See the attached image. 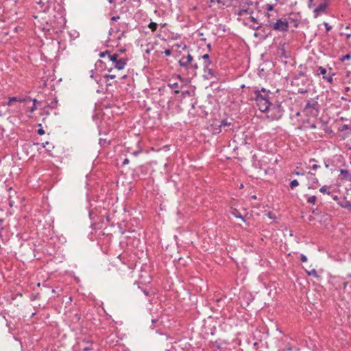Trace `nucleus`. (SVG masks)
Masks as SVG:
<instances>
[{
    "instance_id": "obj_1",
    "label": "nucleus",
    "mask_w": 351,
    "mask_h": 351,
    "mask_svg": "<svg viewBox=\"0 0 351 351\" xmlns=\"http://www.w3.org/2000/svg\"><path fill=\"white\" fill-rule=\"evenodd\" d=\"M269 93L270 91L266 90L264 88H263L261 90L255 88L254 91V99L256 101L258 109L261 112L266 110L267 106H269V104L271 103L269 98Z\"/></svg>"
},
{
    "instance_id": "obj_2",
    "label": "nucleus",
    "mask_w": 351,
    "mask_h": 351,
    "mask_svg": "<svg viewBox=\"0 0 351 351\" xmlns=\"http://www.w3.org/2000/svg\"><path fill=\"white\" fill-rule=\"evenodd\" d=\"M284 108L281 104L278 101L275 103H270L269 106H267L266 110L263 111L267 115V117L271 121L279 120L282 118L284 113Z\"/></svg>"
},
{
    "instance_id": "obj_3",
    "label": "nucleus",
    "mask_w": 351,
    "mask_h": 351,
    "mask_svg": "<svg viewBox=\"0 0 351 351\" xmlns=\"http://www.w3.org/2000/svg\"><path fill=\"white\" fill-rule=\"evenodd\" d=\"M265 16L267 17L266 26L276 31L287 32L289 29V23L286 20L278 19L276 22H273L270 19L271 14L267 12Z\"/></svg>"
},
{
    "instance_id": "obj_4",
    "label": "nucleus",
    "mask_w": 351,
    "mask_h": 351,
    "mask_svg": "<svg viewBox=\"0 0 351 351\" xmlns=\"http://www.w3.org/2000/svg\"><path fill=\"white\" fill-rule=\"evenodd\" d=\"M37 5L36 8L42 12H49L50 9L56 10L59 4L57 0H36Z\"/></svg>"
},
{
    "instance_id": "obj_5",
    "label": "nucleus",
    "mask_w": 351,
    "mask_h": 351,
    "mask_svg": "<svg viewBox=\"0 0 351 351\" xmlns=\"http://www.w3.org/2000/svg\"><path fill=\"white\" fill-rule=\"evenodd\" d=\"M109 59L112 62L114 68L118 70H122L125 68L128 59L125 58H119V55L117 53H109Z\"/></svg>"
},
{
    "instance_id": "obj_6",
    "label": "nucleus",
    "mask_w": 351,
    "mask_h": 351,
    "mask_svg": "<svg viewBox=\"0 0 351 351\" xmlns=\"http://www.w3.org/2000/svg\"><path fill=\"white\" fill-rule=\"evenodd\" d=\"M319 104L316 100H308L304 107V111L308 114L315 117L319 114Z\"/></svg>"
},
{
    "instance_id": "obj_7",
    "label": "nucleus",
    "mask_w": 351,
    "mask_h": 351,
    "mask_svg": "<svg viewBox=\"0 0 351 351\" xmlns=\"http://www.w3.org/2000/svg\"><path fill=\"white\" fill-rule=\"evenodd\" d=\"M232 125V123L230 121H228L227 119L222 120L219 122V125L215 124L214 125V130L213 132L215 134H219L221 132H227L228 130H230V127Z\"/></svg>"
},
{
    "instance_id": "obj_8",
    "label": "nucleus",
    "mask_w": 351,
    "mask_h": 351,
    "mask_svg": "<svg viewBox=\"0 0 351 351\" xmlns=\"http://www.w3.org/2000/svg\"><path fill=\"white\" fill-rule=\"evenodd\" d=\"M307 179L311 181V184L308 186V189H316L319 186L317 178L315 177V174L308 171L306 173Z\"/></svg>"
},
{
    "instance_id": "obj_9",
    "label": "nucleus",
    "mask_w": 351,
    "mask_h": 351,
    "mask_svg": "<svg viewBox=\"0 0 351 351\" xmlns=\"http://www.w3.org/2000/svg\"><path fill=\"white\" fill-rule=\"evenodd\" d=\"M328 3L327 2H323L319 4L317 7L314 9V16L317 17L322 13L326 12V8L328 7Z\"/></svg>"
},
{
    "instance_id": "obj_10",
    "label": "nucleus",
    "mask_w": 351,
    "mask_h": 351,
    "mask_svg": "<svg viewBox=\"0 0 351 351\" xmlns=\"http://www.w3.org/2000/svg\"><path fill=\"white\" fill-rule=\"evenodd\" d=\"M339 180L351 181V173L347 169H340V174L338 176Z\"/></svg>"
},
{
    "instance_id": "obj_11",
    "label": "nucleus",
    "mask_w": 351,
    "mask_h": 351,
    "mask_svg": "<svg viewBox=\"0 0 351 351\" xmlns=\"http://www.w3.org/2000/svg\"><path fill=\"white\" fill-rule=\"evenodd\" d=\"M204 71L206 74L207 79H210L211 77H215L214 71L210 68V66H207L206 65H204Z\"/></svg>"
},
{
    "instance_id": "obj_12",
    "label": "nucleus",
    "mask_w": 351,
    "mask_h": 351,
    "mask_svg": "<svg viewBox=\"0 0 351 351\" xmlns=\"http://www.w3.org/2000/svg\"><path fill=\"white\" fill-rule=\"evenodd\" d=\"M27 99L28 100H30L29 98L28 99H25V98H21V97H10L9 98V101L8 102V106H11L12 102H16V101H19V102H25L27 101Z\"/></svg>"
},
{
    "instance_id": "obj_13",
    "label": "nucleus",
    "mask_w": 351,
    "mask_h": 351,
    "mask_svg": "<svg viewBox=\"0 0 351 351\" xmlns=\"http://www.w3.org/2000/svg\"><path fill=\"white\" fill-rule=\"evenodd\" d=\"M167 85H168V86H169L170 88H171L172 90H174V93H175L176 94L179 93H180V91H179V90H178V89H179L180 88H182V86H180V85H179V84H178V82H173V83H171V82H169L168 83V84H167Z\"/></svg>"
},
{
    "instance_id": "obj_14",
    "label": "nucleus",
    "mask_w": 351,
    "mask_h": 351,
    "mask_svg": "<svg viewBox=\"0 0 351 351\" xmlns=\"http://www.w3.org/2000/svg\"><path fill=\"white\" fill-rule=\"evenodd\" d=\"M330 188V186L324 185L319 189V191L323 194L330 195L331 193Z\"/></svg>"
},
{
    "instance_id": "obj_15",
    "label": "nucleus",
    "mask_w": 351,
    "mask_h": 351,
    "mask_svg": "<svg viewBox=\"0 0 351 351\" xmlns=\"http://www.w3.org/2000/svg\"><path fill=\"white\" fill-rule=\"evenodd\" d=\"M230 213L235 217L244 220L243 216L239 213V211L236 208H232Z\"/></svg>"
},
{
    "instance_id": "obj_16",
    "label": "nucleus",
    "mask_w": 351,
    "mask_h": 351,
    "mask_svg": "<svg viewBox=\"0 0 351 351\" xmlns=\"http://www.w3.org/2000/svg\"><path fill=\"white\" fill-rule=\"evenodd\" d=\"M189 64V63L186 60L185 57L181 58V59L179 60V65L180 66L187 68Z\"/></svg>"
},
{
    "instance_id": "obj_17",
    "label": "nucleus",
    "mask_w": 351,
    "mask_h": 351,
    "mask_svg": "<svg viewBox=\"0 0 351 351\" xmlns=\"http://www.w3.org/2000/svg\"><path fill=\"white\" fill-rule=\"evenodd\" d=\"M326 73V69L322 66H319L317 69V75H323V76H325V74Z\"/></svg>"
},
{
    "instance_id": "obj_18",
    "label": "nucleus",
    "mask_w": 351,
    "mask_h": 351,
    "mask_svg": "<svg viewBox=\"0 0 351 351\" xmlns=\"http://www.w3.org/2000/svg\"><path fill=\"white\" fill-rule=\"evenodd\" d=\"M148 27L149 29H152V32H155L158 27V24L156 23H154V22H151L149 23V24L148 25Z\"/></svg>"
},
{
    "instance_id": "obj_19",
    "label": "nucleus",
    "mask_w": 351,
    "mask_h": 351,
    "mask_svg": "<svg viewBox=\"0 0 351 351\" xmlns=\"http://www.w3.org/2000/svg\"><path fill=\"white\" fill-rule=\"evenodd\" d=\"M299 185V182L297 180H292L290 184H289V186L291 189H293L294 188H295L296 186H298Z\"/></svg>"
},
{
    "instance_id": "obj_20",
    "label": "nucleus",
    "mask_w": 351,
    "mask_h": 351,
    "mask_svg": "<svg viewBox=\"0 0 351 351\" xmlns=\"http://www.w3.org/2000/svg\"><path fill=\"white\" fill-rule=\"evenodd\" d=\"M316 196L312 195L308 197L307 202L311 204H314L316 202Z\"/></svg>"
},
{
    "instance_id": "obj_21",
    "label": "nucleus",
    "mask_w": 351,
    "mask_h": 351,
    "mask_svg": "<svg viewBox=\"0 0 351 351\" xmlns=\"http://www.w3.org/2000/svg\"><path fill=\"white\" fill-rule=\"evenodd\" d=\"M249 13V9H241L238 11V13L237 14L239 16H243L245 14H247ZM250 14H252V12H250Z\"/></svg>"
},
{
    "instance_id": "obj_22",
    "label": "nucleus",
    "mask_w": 351,
    "mask_h": 351,
    "mask_svg": "<svg viewBox=\"0 0 351 351\" xmlns=\"http://www.w3.org/2000/svg\"><path fill=\"white\" fill-rule=\"evenodd\" d=\"M343 208H345L346 209H348L349 210H351V202L350 201H346V202L341 205Z\"/></svg>"
},
{
    "instance_id": "obj_23",
    "label": "nucleus",
    "mask_w": 351,
    "mask_h": 351,
    "mask_svg": "<svg viewBox=\"0 0 351 351\" xmlns=\"http://www.w3.org/2000/svg\"><path fill=\"white\" fill-rule=\"evenodd\" d=\"M307 274L308 276H313L315 278H317L319 276L317 271L315 269H313L312 270L307 271Z\"/></svg>"
},
{
    "instance_id": "obj_24",
    "label": "nucleus",
    "mask_w": 351,
    "mask_h": 351,
    "mask_svg": "<svg viewBox=\"0 0 351 351\" xmlns=\"http://www.w3.org/2000/svg\"><path fill=\"white\" fill-rule=\"evenodd\" d=\"M87 343H89L90 346H87L84 347L83 348V351H90V350H93V347H92L93 342L87 341Z\"/></svg>"
},
{
    "instance_id": "obj_25",
    "label": "nucleus",
    "mask_w": 351,
    "mask_h": 351,
    "mask_svg": "<svg viewBox=\"0 0 351 351\" xmlns=\"http://www.w3.org/2000/svg\"><path fill=\"white\" fill-rule=\"evenodd\" d=\"M109 53H111L110 51L108 50H106L105 51L100 52L99 56L100 58H104L106 55H108V56L109 57Z\"/></svg>"
},
{
    "instance_id": "obj_26",
    "label": "nucleus",
    "mask_w": 351,
    "mask_h": 351,
    "mask_svg": "<svg viewBox=\"0 0 351 351\" xmlns=\"http://www.w3.org/2000/svg\"><path fill=\"white\" fill-rule=\"evenodd\" d=\"M298 93H300V94H305L308 92V89L304 88H299L298 90Z\"/></svg>"
},
{
    "instance_id": "obj_27",
    "label": "nucleus",
    "mask_w": 351,
    "mask_h": 351,
    "mask_svg": "<svg viewBox=\"0 0 351 351\" xmlns=\"http://www.w3.org/2000/svg\"><path fill=\"white\" fill-rule=\"evenodd\" d=\"M332 75H334V74H332V75H325V76H323V78L326 80H327L328 82L331 83L332 82Z\"/></svg>"
},
{
    "instance_id": "obj_28",
    "label": "nucleus",
    "mask_w": 351,
    "mask_h": 351,
    "mask_svg": "<svg viewBox=\"0 0 351 351\" xmlns=\"http://www.w3.org/2000/svg\"><path fill=\"white\" fill-rule=\"evenodd\" d=\"M104 77L106 79V80H109V79H111V80H113L116 77V75H110V74H106L104 76Z\"/></svg>"
},
{
    "instance_id": "obj_29",
    "label": "nucleus",
    "mask_w": 351,
    "mask_h": 351,
    "mask_svg": "<svg viewBox=\"0 0 351 351\" xmlns=\"http://www.w3.org/2000/svg\"><path fill=\"white\" fill-rule=\"evenodd\" d=\"M350 58H351V56H350V54H346V55H345V56H343L340 58V60H341L342 62H343V61H345V60H350Z\"/></svg>"
},
{
    "instance_id": "obj_30",
    "label": "nucleus",
    "mask_w": 351,
    "mask_h": 351,
    "mask_svg": "<svg viewBox=\"0 0 351 351\" xmlns=\"http://www.w3.org/2000/svg\"><path fill=\"white\" fill-rule=\"evenodd\" d=\"M265 9L267 10V11H272L274 10V5H271V4H267L265 5Z\"/></svg>"
},
{
    "instance_id": "obj_31",
    "label": "nucleus",
    "mask_w": 351,
    "mask_h": 351,
    "mask_svg": "<svg viewBox=\"0 0 351 351\" xmlns=\"http://www.w3.org/2000/svg\"><path fill=\"white\" fill-rule=\"evenodd\" d=\"M185 58H186V60L189 64L192 63V61H193V56H192L191 54H189H189H188V56H187L186 57H185Z\"/></svg>"
},
{
    "instance_id": "obj_32",
    "label": "nucleus",
    "mask_w": 351,
    "mask_h": 351,
    "mask_svg": "<svg viewBox=\"0 0 351 351\" xmlns=\"http://www.w3.org/2000/svg\"><path fill=\"white\" fill-rule=\"evenodd\" d=\"M324 26H325V27H326V32H328L329 31H330V30H331L332 27H331V26H330L328 23L324 22Z\"/></svg>"
},
{
    "instance_id": "obj_33",
    "label": "nucleus",
    "mask_w": 351,
    "mask_h": 351,
    "mask_svg": "<svg viewBox=\"0 0 351 351\" xmlns=\"http://www.w3.org/2000/svg\"><path fill=\"white\" fill-rule=\"evenodd\" d=\"M36 102H37V100L34 99L33 100V105H32V106L31 107V109H30V111L32 112H34L36 109Z\"/></svg>"
},
{
    "instance_id": "obj_34",
    "label": "nucleus",
    "mask_w": 351,
    "mask_h": 351,
    "mask_svg": "<svg viewBox=\"0 0 351 351\" xmlns=\"http://www.w3.org/2000/svg\"><path fill=\"white\" fill-rule=\"evenodd\" d=\"M315 4L314 3V0H308V6L309 8H312L315 7Z\"/></svg>"
},
{
    "instance_id": "obj_35",
    "label": "nucleus",
    "mask_w": 351,
    "mask_h": 351,
    "mask_svg": "<svg viewBox=\"0 0 351 351\" xmlns=\"http://www.w3.org/2000/svg\"><path fill=\"white\" fill-rule=\"evenodd\" d=\"M348 129H349V125H346V124H344V125L341 126V128H339V130L342 132V131H345V130H346Z\"/></svg>"
},
{
    "instance_id": "obj_36",
    "label": "nucleus",
    "mask_w": 351,
    "mask_h": 351,
    "mask_svg": "<svg viewBox=\"0 0 351 351\" xmlns=\"http://www.w3.org/2000/svg\"><path fill=\"white\" fill-rule=\"evenodd\" d=\"M349 284H350L349 282H343V289L344 291H347V288H348V287H349Z\"/></svg>"
},
{
    "instance_id": "obj_37",
    "label": "nucleus",
    "mask_w": 351,
    "mask_h": 351,
    "mask_svg": "<svg viewBox=\"0 0 351 351\" xmlns=\"http://www.w3.org/2000/svg\"><path fill=\"white\" fill-rule=\"evenodd\" d=\"M142 152V149H139L136 151H134L132 153V154L134 156H137L139 154H141Z\"/></svg>"
},
{
    "instance_id": "obj_38",
    "label": "nucleus",
    "mask_w": 351,
    "mask_h": 351,
    "mask_svg": "<svg viewBox=\"0 0 351 351\" xmlns=\"http://www.w3.org/2000/svg\"><path fill=\"white\" fill-rule=\"evenodd\" d=\"M181 95H182V97H185L186 95H190V91L189 90L182 91Z\"/></svg>"
},
{
    "instance_id": "obj_39",
    "label": "nucleus",
    "mask_w": 351,
    "mask_h": 351,
    "mask_svg": "<svg viewBox=\"0 0 351 351\" xmlns=\"http://www.w3.org/2000/svg\"><path fill=\"white\" fill-rule=\"evenodd\" d=\"M201 58H202L204 61H206L207 60H210V56L208 53H206V54H204L202 56H201Z\"/></svg>"
},
{
    "instance_id": "obj_40",
    "label": "nucleus",
    "mask_w": 351,
    "mask_h": 351,
    "mask_svg": "<svg viewBox=\"0 0 351 351\" xmlns=\"http://www.w3.org/2000/svg\"><path fill=\"white\" fill-rule=\"evenodd\" d=\"M171 53H172V51L170 49H165L164 51V53L167 56H170L171 54Z\"/></svg>"
},
{
    "instance_id": "obj_41",
    "label": "nucleus",
    "mask_w": 351,
    "mask_h": 351,
    "mask_svg": "<svg viewBox=\"0 0 351 351\" xmlns=\"http://www.w3.org/2000/svg\"><path fill=\"white\" fill-rule=\"evenodd\" d=\"M57 102H58V101L56 99H55L54 101L51 102V104H49V106L53 108H55Z\"/></svg>"
},
{
    "instance_id": "obj_42",
    "label": "nucleus",
    "mask_w": 351,
    "mask_h": 351,
    "mask_svg": "<svg viewBox=\"0 0 351 351\" xmlns=\"http://www.w3.org/2000/svg\"><path fill=\"white\" fill-rule=\"evenodd\" d=\"M300 261H301L302 262H303V263H304V262H306V261H307V258H306V256L305 255H304V254H301V256H300Z\"/></svg>"
},
{
    "instance_id": "obj_43",
    "label": "nucleus",
    "mask_w": 351,
    "mask_h": 351,
    "mask_svg": "<svg viewBox=\"0 0 351 351\" xmlns=\"http://www.w3.org/2000/svg\"><path fill=\"white\" fill-rule=\"evenodd\" d=\"M211 63H212V62H211L210 60H207L204 62V65H206L207 66H210Z\"/></svg>"
},
{
    "instance_id": "obj_44",
    "label": "nucleus",
    "mask_w": 351,
    "mask_h": 351,
    "mask_svg": "<svg viewBox=\"0 0 351 351\" xmlns=\"http://www.w3.org/2000/svg\"><path fill=\"white\" fill-rule=\"evenodd\" d=\"M250 20L256 24L258 23V20L256 18L253 17L252 16H250Z\"/></svg>"
},
{
    "instance_id": "obj_45",
    "label": "nucleus",
    "mask_w": 351,
    "mask_h": 351,
    "mask_svg": "<svg viewBox=\"0 0 351 351\" xmlns=\"http://www.w3.org/2000/svg\"><path fill=\"white\" fill-rule=\"evenodd\" d=\"M319 165H317L316 164H314L311 166V169L313 170H316L317 169L319 168Z\"/></svg>"
},
{
    "instance_id": "obj_46",
    "label": "nucleus",
    "mask_w": 351,
    "mask_h": 351,
    "mask_svg": "<svg viewBox=\"0 0 351 351\" xmlns=\"http://www.w3.org/2000/svg\"><path fill=\"white\" fill-rule=\"evenodd\" d=\"M38 134H40V135H43L45 134V131L43 129L40 128V129H38Z\"/></svg>"
},
{
    "instance_id": "obj_47",
    "label": "nucleus",
    "mask_w": 351,
    "mask_h": 351,
    "mask_svg": "<svg viewBox=\"0 0 351 351\" xmlns=\"http://www.w3.org/2000/svg\"><path fill=\"white\" fill-rule=\"evenodd\" d=\"M130 162V160L128 158H125L123 161V165H128L129 164Z\"/></svg>"
},
{
    "instance_id": "obj_48",
    "label": "nucleus",
    "mask_w": 351,
    "mask_h": 351,
    "mask_svg": "<svg viewBox=\"0 0 351 351\" xmlns=\"http://www.w3.org/2000/svg\"><path fill=\"white\" fill-rule=\"evenodd\" d=\"M142 291L143 292L145 296L149 295V292L147 289H142Z\"/></svg>"
},
{
    "instance_id": "obj_49",
    "label": "nucleus",
    "mask_w": 351,
    "mask_h": 351,
    "mask_svg": "<svg viewBox=\"0 0 351 351\" xmlns=\"http://www.w3.org/2000/svg\"><path fill=\"white\" fill-rule=\"evenodd\" d=\"M191 64V67H193L195 70L197 69H198V65L197 63H194V64Z\"/></svg>"
},
{
    "instance_id": "obj_50",
    "label": "nucleus",
    "mask_w": 351,
    "mask_h": 351,
    "mask_svg": "<svg viewBox=\"0 0 351 351\" xmlns=\"http://www.w3.org/2000/svg\"><path fill=\"white\" fill-rule=\"evenodd\" d=\"M119 18H120L119 16H114L111 18V20L115 21H117L118 19H119Z\"/></svg>"
},
{
    "instance_id": "obj_51",
    "label": "nucleus",
    "mask_w": 351,
    "mask_h": 351,
    "mask_svg": "<svg viewBox=\"0 0 351 351\" xmlns=\"http://www.w3.org/2000/svg\"><path fill=\"white\" fill-rule=\"evenodd\" d=\"M324 165L326 168H328L329 167V162H328V160H324Z\"/></svg>"
},
{
    "instance_id": "obj_52",
    "label": "nucleus",
    "mask_w": 351,
    "mask_h": 351,
    "mask_svg": "<svg viewBox=\"0 0 351 351\" xmlns=\"http://www.w3.org/2000/svg\"><path fill=\"white\" fill-rule=\"evenodd\" d=\"M175 77H176L177 79L180 80L181 82H182L184 80L180 75H176Z\"/></svg>"
},
{
    "instance_id": "obj_53",
    "label": "nucleus",
    "mask_w": 351,
    "mask_h": 351,
    "mask_svg": "<svg viewBox=\"0 0 351 351\" xmlns=\"http://www.w3.org/2000/svg\"><path fill=\"white\" fill-rule=\"evenodd\" d=\"M261 28V25H258V26H256V25H254V27H252V29H255V30H258Z\"/></svg>"
},
{
    "instance_id": "obj_54",
    "label": "nucleus",
    "mask_w": 351,
    "mask_h": 351,
    "mask_svg": "<svg viewBox=\"0 0 351 351\" xmlns=\"http://www.w3.org/2000/svg\"><path fill=\"white\" fill-rule=\"evenodd\" d=\"M261 28V25H258V26H256V25H254V27H252V29H255V30H258Z\"/></svg>"
},
{
    "instance_id": "obj_55",
    "label": "nucleus",
    "mask_w": 351,
    "mask_h": 351,
    "mask_svg": "<svg viewBox=\"0 0 351 351\" xmlns=\"http://www.w3.org/2000/svg\"><path fill=\"white\" fill-rule=\"evenodd\" d=\"M295 174L297 175V176H303V175H304V173H300L299 171H295Z\"/></svg>"
},
{
    "instance_id": "obj_56",
    "label": "nucleus",
    "mask_w": 351,
    "mask_h": 351,
    "mask_svg": "<svg viewBox=\"0 0 351 351\" xmlns=\"http://www.w3.org/2000/svg\"><path fill=\"white\" fill-rule=\"evenodd\" d=\"M90 77H91V78H93V77H94V71H93V70H91V71H90Z\"/></svg>"
},
{
    "instance_id": "obj_57",
    "label": "nucleus",
    "mask_w": 351,
    "mask_h": 351,
    "mask_svg": "<svg viewBox=\"0 0 351 351\" xmlns=\"http://www.w3.org/2000/svg\"><path fill=\"white\" fill-rule=\"evenodd\" d=\"M285 350H288V351H291L293 349L291 348V347H287L285 349Z\"/></svg>"
},
{
    "instance_id": "obj_58",
    "label": "nucleus",
    "mask_w": 351,
    "mask_h": 351,
    "mask_svg": "<svg viewBox=\"0 0 351 351\" xmlns=\"http://www.w3.org/2000/svg\"><path fill=\"white\" fill-rule=\"evenodd\" d=\"M311 128H312V129H315V128H316V125H315V124H312V125H311Z\"/></svg>"
},
{
    "instance_id": "obj_59",
    "label": "nucleus",
    "mask_w": 351,
    "mask_h": 351,
    "mask_svg": "<svg viewBox=\"0 0 351 351\" xmlns=\"http://www.w3.org/2000/svg\"><path fill=\"white\" fill-rule=\"evenodd\" d=\"M152 322L153 324H155L156 322H158V319H154L152 320Z\"/></svg>"
},
{
    "instance_id": "obj_60",
    "label": "nucleus",
    "mask_w": 351,
    "mask_h": 351,
    "mask_svg": "<svg viewBox=\"0 0 351 351\" xmlns=\"http://www.w3.org/2000/svg\"><path fill=\"white\" fill-rule=\"evenodd\" d=\"M167 351H176L173 348H171L169 350H167Z\"/></svg>"
},
{
    "instance_id": "obj_61",
    "label": "nucleus",
    "mask_w": 351,
    "mask_h": 351,
    "mask_svg": "<svg viewBox=\"0 0 351 351\" xmlns=\"http://www.w3.org/2000/svg\"><path fill=\"white\" fill-rule=\"evenodd\" d=\"M110 3H114V0H107Z\"/></svg>"
},
{
    "instance_id": "obj_62",
    "label": "nucleus",
    "mask_w": 351,
    "mask_h": 351,
    "mask_svg": "<svg viewBox=\"0 0 351 351\" xmlns=\"http://www.w3.org/2000/svg\"><path fill=\"white\" fill-rule=\"evenodd\" d=\"M48 143H49L48 142H46L45 144L43 143V147H46V145H47V144H48Z\"/></svg>"
},
{
    "instance_id": "obj_63",
    "label": "nucleus",
    "mask_w": 351,
    "mask_h": 351,
    "mask_svg": "<svg viewBox=\"0 0 351 351\" xmlns=\"http://www.w3.org/2000/svg\"><path fill=\"white\" fill-rule=\"evenodd\" d=\"M337 199H338L337 196L335 195L334 197H333V199L337 200Z\"/></svg>"
},
{
    "instance_id": "obj_64",
    "label": "nucleus",
    "mask_w": 351,
    "mask_h": 351,
    "mask_svg": "<svg viewBox=\"0 0 351 351\" xmlns=\"http://www.w3.org/2000/svg\"><path fill=\"white\" fill-rule=\"evenodd\" d=\"M145 52H146L147 53H149L150 52V50L147 49H146Z\"/></svg>"
}]
</instances>
